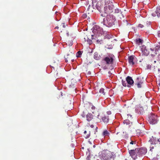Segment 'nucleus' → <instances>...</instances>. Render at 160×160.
I'll list each match as a JSON object with an SVG mask.
<instances>
[{"label":"nucleus","mask_w":160,"mask_h":160,"mask_svg":"<svg viewBox=\"0 0 160 160\" xmlns=\"http://www.w3.org/2000/svg\"><path fill=\"white\" fill-rule=\"evenodd\" d=\"M101 160H114L116 155L113 152L108 150H103L100 155Z\"/></svg>","instance_id":"obj_1"},{"label":"nucleus","mask_w":160,"mask_h":160,"mask_svg":"<svg viewBox=\"0 0 160 160\" xmlns=\"http://www.w3.org/2000/svg\"><path fill=\"white\" fill-rule=\"evenodd\" d=\"M115 18L112 14H107L106 18L103 19V23L104 25L110 27L115 24Z\"/></svg>","instance_id":"obj_2"},{"label":"nucleus","mask_w":160,"mask_h":160,"mask_svg":"<svg viewBox=\"0 0 160 160\" xmlns=\"http://www.w3.org/2000/svg\"><path fill=\"white\" fill-rule=\"evenodd\" d=\"M97 113L96 114V117H97L100 120L102 119L103 122H105L107 123L108 122L109 118L107 114H104L103 113L101 112L100 113L98 112V111H97Z\"/></svg>","instance_id":"obj_3"},{"label":"nucleus","mask_w":160,"mask_h":160,"mask_svg":"<svg viewBox=\"0 0 160 160\" xmlns=\"http://www.w3.org/2000/svg\"><path fill=\"white\" fill-rule=\"evenodd\" d=\"M110 5H106L104 8V12L106 14H111L110 13L112 12L113 10L114 5L112 4V2L110 1H108Z\"/></svg>","instance_id":"obj_4"},{"label":"nucleus","mask_w":160,"mask_h":160,"mask_svg":"<svg viewBox=\"0 0 160 160\" xmlns=\"http://www.w3.org/2000/svg\"><path fill=\"white\" fill-rule=\"evenodd\" d=\"M93 32L94 33L96 37L98 36H101L102 35V34L103 32V29L102 28L99 26L95 25L93 28Z\"/></svg>","instance_id":"obj_5"},{"label":"nucleus","mask_w":160,"mask_h":160,"mask_svg":"<svg viewBox=\"0 0 160 160\" xmlns=\"http://www.w3.org/2000/svg\"><path fill=\"white\" fill-rule=\"evenodd\" d=\"M114 58V56L113 54H109L103 59V60L107 64H112L113 62Z\"/></svg>","instance_id":"obj_6"},{"label":"nucleus","mask_w":160,"mask_h":160,"mask_svg":"<svg viewBox=\"0 0 160 160\" xmlns=\"http://www.w3.org/2000/svg\"><path fill=\"white\" fill-rule=\"evenodd\" d=\"M128 150L130 156L131 157L133 160H135L138 158V153L136 149L134 150L131 149V148H128Z\"/></svg>","instance_id":"obj_7"},{"label":"nucleus","mask_w":160,"mask_h":160,"mask_svg":"<svg viewBox=\"0 0 160 160\" xmlns=\"http://www.w3.org/2000/svg\"><path fill=\"white\" fill-rule=\"evenodd\" d=\"M148 121L150 124H152L157 123L158 121L157 116L153 113H151L148 117Z\"/></svg>","instance_id":"obj_8"},{"label":"nucleus","mask_w":160,"mask_h":160,"mask_svg":"<svg viewBox=\"0 0 160 160\" xmlns=\"http://www.w3.org/2000/svg\"><path fill=\"white\" fill-rule=\"evenodd\" d=\"M138 153V157L139 158H142L143 155L147 152V149L145 148H136Z\"/></svg>","instance_id":"obj_9"},{"label":"nucleus","mask_w":160,"mask_h":160,"mask_svg":"<svg viewBox=\"0 0 160 160\" xmlns=\"http://www.w3.org/2000/svg\"><path fill=\"white\" fill-rule=\"evenodd\" d=\"M144 80L143 78L141 77H138L136 79L135 84L137 85L138 88H141L143 86V82Z\"/></svg>","instance_id":"obj_10"},{"label":"nucleus","mask_w":160,"mask_h":160,"mask_svg":"<svg viewBox=\"0 0 160 160\" xmlns=\"http://www.w3.org/2000/svg\"><path fill=\"white\" fill-rule=\"evenodd\" d=\"M157 54L156 52L155 53H152V52H151V55L152 57L153 58L151 59L152 66L153 64L155 65V63H156L157 62V64H160V63H159V62H158V57Z\"/></svg>","instance_id":"obj_11"},{"label":"nucleus","mask_w":160,"mask_h":160,"mask_svg":"<svg viewBox=\"0 0 160 160\" xmlns=\"http://www.w3.org/2000/svg\"><path fill=\"white\" fill-rule=\"evenodd\" d=\"M148 50L145 46H142L141 48L142 55L147 56L149 53V51Z\"/></svg>","instance_id":"obj_12"},{"label":"nucleus","mask_w":160,"mask_h":160,"mask_svg":"<svg viewBox=\"0 0 160 160\" xmlns=\"http://www.w3.org/2000/svg\"><path fill=\"white\" fill-rule=\"evenodd\" d=\"M94 35H87L85 36L84 39L85 41H87L89 44H91L92 42V40L91 39H93Z\"/></svg>","instance_id":"obj_13"},{"label":"nucleus","mask_w":160,"mask_h":160,"mask_svg":"<svg viewBox=\"0 0 160 160\" xmlns=\"http://www.w3.org/2000/svg\"><path fill=\"white\" fill-rule=\"evenodd\" d=\"M73 56V55L72 54H68L65 57V62H68V61H71L72 62H73L74 60L72 59Z\"/></svg>","instance_id":"obj_14"},{"label":"nucleus","mask_w":160,"mask_h":160,"mask_svg":"<svg viewBox=\"0 0 160 160\" xmlns=\"http://www.w3.org/2000/svg\"><path fill=\"white\" fill-rule=\"evenodd\" d=\"M147 98L145 95L144 94L142 96H141L139 99V101L140 104H143L147 102Z\"/></svg>","instance_id":"obj_15"},{"label":"nucleus","mask_w":160,"mask_h":160,"mask_svg":"<svg viewBox=\"0 0 160 160\" xmlns=\"http://www.w3.org/2000/svg\"><path fill=\"white\" fill-rule=\"evenodd\" d=\"M126 80L128 83V85L127 86L128 87H130L129 85H132L133 84L134 81L132 78L130 77H127L126 78Z\"/></svg>","instance_id":"obj_16"},{"label":"nucleus","mask_w":160,"mask_h":160,"mask_svg":"<svg viewBox=\"0 0 160 160\" xmlns=\"http://www.w3.org/2000/svg\"><path fill=\"white\" fill-rule=\"evenodd\" d=\"M96 7L99 11L101 12L102 11V9L103 7L102 4V3L101 2H98L97 3Z\"/></svg>","instance_id":"obj_17"},{"label":"nucleus","mask_w":160,"mask_h":160,"mask_svg":"<svg viewBox=\"0 0 160 160\" xmlns=\"http://www.w3.org/2000/svg\"><path fill=\"white\" fill-rule=\"evenodd\" d=\"M136 112L138 114H142L144 113V110L142 107H138L136 109Z\"/></svg>","instance_id":"obj_18"},{"label":"nucleus","mask_w":160,"mask_h":160,"mask_svg":"<svg viewBox=\"0 0 160 160\" xmlns=\"http://www.w3.org/2000/svg\"><path fill=\"white\" fill-rule=\"evenodd\" d=\"M158 141V139H157L156 138H154L153 137H152L151 138H150L149 142H150L151 144H155Z\"/></svg>","instance_id":"obj_19"},{"label":"nucleus","mask_w":160,"mask_h":160,"mask_svg":"<svg viewBox=\"0 0 160 160\" xmlns=\"http://www.w3.org/2000/svg\"><path fill=\"white\" fill-rule=\"evenodd\" d=\"M134 56H131L128 57V62L129 63L132 65H133L134 64V62H133Z\"/></svg>","instance_id":"obj_20"},{"label":"nucleus","mask_w":160,"mask_h":160,"mask_svg":"<svg viewBox=\"0 0 160 160\" xmlns=\"http://www.w3.org/2000/svg\"><path fill=\"white\" fill-rule=\"evenodd\" d=\"M96 96H100L102 95H105V92L104 91H98L95 94Z\"/></svg>","instance_id":"obj_21"},{"label":"nucleus","mask_w":160,"mask_h":160,"mask_svg":"<svg viewBox=\"0 0 160 160\" xmlns=\"http://www.w3.org/2000/svg\"><path fill=\"white\" fill-rule=\"evenodd\" d=\"M86 118L87 121H89L92 120L93 118L92 115L90 113H88L87 115Z\"/></svg>","instance_id":"obj_22"},{"label":"nucleus","mask_w":160,"mask_h":160,"mask_svg":"<svg viewBox=\"0 0 160 160\" xmlns=\"http://www.w3.org/2000/svg\"><path fill=\"white\" fill-rule=\"evenodd\" d=\"M91 108L92 110H96V112H95V111H92V113L94 115L96 116V114L97 113V111H98V110H97V108L96 109V107L93 106H92V107H91ZM96 116H97V115H96Z\"/></svg>","instance_id":"obj_23"},{"label":"nucleus","mask_w":160,"mask_h":160,"mask_svg":"<svg viewBox=\"0 0 160 160\" xmlns=\"http://www.w3.org/2000/svg\"><path fill=\"white\" fill-rule=\"evenodd\" d=\"M156 13L158 17H160V6L157 8Z\"/></svg>","instance_id":"obj_24"},{"label":"nucleus","mask_w":160,"mask_h":160,"mask_svg":"<svg viewBox=\"0 0 160 160\" xmlns=\"http://www.w3.org/2000/svg\"><path fill=\"white\" fill-rule=\"evenodd\" d=\"M157 65H155L153 64L152 66H153V70L155 71L157 69H158V71H160V68H159L158 64H157Z\"/></svg>","instance_id":"obj_25"},{"label":"nucleus","mask_w":160,"mask_h":160,"mask_svg":"<svg viewBox=\"0 0 160 160\" xmlns=\"http://www.w3.org/2000/svg\"><path fill=\"white\" fill-rule=\"evenodd\" d=\"M135 40L137 44L138 45H140V44L142 43V40L140 38L136 39Z\"/></svg>","instance_id":"obj_26"},{"label":"nucleus","mask_w":160,"mask_h":160,"mask_svg":"<svg viewBox=\"0 0 160 160\" xmlns=\"http://www.w3.org/2000/svg\"><path fill=\"white\" fill-rule=\"evenodd\" d=\"M109 134V132L106 130L104 131L102 133V135L103 136H107Z\"/></svg>","instance_id":"obj_27"},{"label":"nucleus","mask_w":160,"mask_h":160,"mask_svg":"<svg viewBox=\"0 0 160 160\" xmlns=\"http://www.w3.org/2000/svg\"><path fill=\"white\" fill-rule=\"evenodd\" d=\"M105 38L109 39L112 38L111 36L109 34V32L108 33H107L104 36Z\"/></svg>","instance_id":"obj_28"},{"label":"nucleus","mask_w":160,"mask_h":160,"mask_svg":"<svg viewBox=\"0 0 160 160\" xmlns=\"http://www.w3.org/2000/svg\"><path fill=\"white\" fill-rule=\"evenodd\" d=\"M147 69H152H152L153 70V66H152V65H150V64H148L147 65Z\"/></svg>","instance_id":"obj_29"},{"label":"nucleus","mask_w":160,"mask_h":160,"mask_svg":"<svg viewBox=\"0 0 160 160\" xmlns=\"http://www.w3.org/2000/svg\"><path fill=\"white\" fill-rule=\"evenodd\" d=\"M82 52L81 51H78L77 53L76 56L77 57L79 58L81 57L82 55Z\"/></svg>","instance_id":"obj_30"},{"label":"nucleus","mask_w":160,"mask_h":160,"mask_svg":"<svg viewBox=\"0 0 160 160\" xmlns=\"http://www.w3.org/2000/svg\"><path fill=\"white\" fill-rule=\"evenodd\" d=\"M114 12L115 13H119L120 14H121V11L118 9H115L114 10Z\"/></svg>","instance_id":"obj_31"},{"label":"nucleus","mask_w":160,"mask_h":160,"mask_svg":"<svg viewBox=\"0 0 160 160\" xmlns=\"http://www.w3.org/2000/svg\"><path fill=\"white\" fill-rule=\"evenodd\" d=\"M97 42L98 43H99L101 44L102 42V40L101 39H98V38H97Z\"/></svg>","instance_id":"obj_32"},{"label":"nucleus","mask_w":160,"mask_h":160,"mask_svg":"<svg viewBox=\"0 0 160 160\" xmlns=\"http://www.w3.org/2000/svg\"><path fill=\"white\" fill-rule=\"evenodd\" d=\"M144 27L143 25L141 24H139L138 25V28H142Z\"/></svg>","instance_id":"obj_33"},{"label":"nucleus","mask_w":160,"mask_h":160,"mask_svg":"<svg viewBox=\"0 0 160 160\" xmlns=\"http://www.w3.org/2000/svg\"><path fill=\"white\" fill-rule=\"evenodd\" d=\"M122 84L123 86L124 87H126L127 86V85H126L127 84L125 82V81L124 82L123 80H122Z\"/></svg>","instance_id":"obj_34"},{"label":"nucleus","mask_w":160,"mask_h":160,"mask_svg":"<svg viewBox=\"0 0 160 160\" xmlns=\"http://www.w3.org/2000/svg\"><path fill=\"white\" fill-rule=\"evenodd\" d=\"M130 144L131 145H133V144H134L135 145H136V142H134L133 141H132L130 142Z\"/></svg>","instance_id":"obj_35"},{"label":"nucleus","mask_w":160,"mask_h":160,"mask_svg":"<svg viewBox=\"0 0 160 160\" xmlns=\"http://www.w3.org/2000/svg\"><path fill=\"white\" fill-rule=\"evenodd\" d=\"M68 44L69 45V46H71L72 45V41H68Z\"/></svg>","instance_id":"obj_36"},{"label":"nucleus","mask_w":160,"mask_h":160,"mask_svg":"<svg viewBox=\"0 0 160 160\" xmlns=\"http://www.w3.org/2000/svg\"><path fill=\"white\" fill-rule=\"evenodd\" d=\"M156 11H155V12L152 13V16H153V17H155L156 16H157V14L156 13Z\"/></svg>","instance_id":"obj_37"},{"label":"nucleus","mask_w":160,"mask_h":160,"mask_svg":"<svg viewBox=\"0 0 160 160\" xmlns=\"http://www.w3.org/2000/svg\"><path fill=\"white\" fill-rule=\"evenodd\" d=\"M127 116H128V118H132V115L131 114H127Z\"/></svg>","instance_id":"obj_38"},{"label":"nucleus","mask_w":160,"mask_h":160,"mask_svg":"<svg viewBox=\"0 0 160 160\" xmlns=\"http://www.w3.org/2000/svg\"><path fill=\"white\" fill-rule=\"evenodd\" d=\"M159 45L156 47V49H157L158 48H160V42H159Z\"/></svg>","instance_id":"obj_39"},{"label":"nucleus","mask_w":160,"mask_h":160,"mask_svg":"<svg viewBox=\"0 0 160 160\" xmlns=\"http://www.w3.org/2000/svg\"><path fill=\"white\" fill-rule=\"evenodd\" d=\"M158 90H159V89H160V82H158Z\"/></svg>","instance_id":"obj_40"},{"label":"nucleus","mask_w":160,"mask_h":160,"mask_svg":"<svg viewBox=\"0 0 160 160\" xmlns=\"http://www.w3.org/2000/svg\"><path fill=\"white\" fill-rule=\"evenodd\" d=\"M90 136V134H88V135H86V136H85V137L86 138H88Z\"/></svg>","instance_id":"obj_41"},{"label":"nucleus","mask_w":160,"mask_h":160,"mask_svg":"<svg viewBox=\"0 0 160 160\" xmlns=\"http://www.w3.org/2000/svg\"><path fill=\"white\" fill-rule=\"evenodd\" d=\"M158 37H160V31H159L158 32Z\"/></svg>","instance_id":"obj_42"},{"label":"nucleus","mask_w":160,"mask_h":160,"mask_svg":"<svg viewBox=\"0 0 160 160\" xmlns=\"http://www.w3.org/2000/svg\"><path fill=\"white\" fill-rule=\"evenodd\" d=\"M154 148L153 147H152L150 149V151L152 152V149Z\"/></svg>","instance_id":"obj_43"},{"label":"nucleus","mask_w":160,"mask_h":160,"mask_svg":"<svg viewBox=\"0 0 160 160\" xmlns=\"http://www.w3.org/2000/svg\"><path fill=\"white\" fill-rule=\"evenodd\" d=\"M64 28H65L66 27V25L64 24H63V25L62 26Z\"/></svg>","instance_id":"obj_44"},{"label":"nucleus","mask_w":160,"mask_h":160,"mask_svg":"<svg viewBox=\"0 0 160 160\" xmlns=\"http://www.w3.org/2000/svg\"><path fill=\"white\" fill-rule=\"evenodd\" d=\"M58 28H59V27L58 26L56 27L55 28V29H58Z\"/></svg>","instance_id":"obj_45"},{"label":"nucleus","mask_w":160,"mask_h":160,"mask_svg":"<svg viewBox=\"0 0 160 160\" xmlns=\"http://www.w3.org/2000/svg\"><path fill=\"white\" fill-rule=\"evenodd\" d=\"M92 8H94V6L93 3V2H92Z\"/></svg>","instance_id":"obj_46"},{"label":"nucleus","mask_w":160,"mask_h":160,"mask_svg":"<svg viewBox=\"0 0 160 160\" xmlns=\"http://www.w3.org/2000/svg\"><path fill=\"white\" fill-rule=\"evenodd\" d=\"M150 49L152 52H153L154 51V50L153 49H152L151 48H150Z\"/></svg>","instance_id":"obj_47"},{"label":"nucleus","mask_w":160,"mask_h":160,"mask_svg":"<svg viewBox=\"0 0 160 160\" xmlns=\"http://www.w3.org/2000/svg\"><path fill=\"white\" fill-rule=\"evenodd\" d=\"M104 90V88H101L99 90Z\"/></svg>","instance_id":"obj_48"},{"label":"nucleus","mask_w":160,"mask_h":160,"mask_svg":"<svg viewBox=\"0 0 160 160\" xmlns=\"http://www.w3.org/2000/svg\"><path fill=\"white\" fill-rule=\"evenodd\" d=\"M87 133V131H85L84 132V134H86Z\"/></svg>","instance_id":"obj_49"},{"label":"nucleus","mask_w":160,"mask_h":160,"mask_svg":"<svg viewBox=\"0 0 160 160\" xmlns=\"http://www.w3.org/2000/svg\"><path fill=\"white\" fill-rule=\"evenodd\" d=\"M91 127H92V128H93V125H91Z\"/></svg>","instance_id":"obj_50"},{"label":"nucleus","mask_w":160,"mask_h":160,"mask_svg":"<svg viewBox=\"0 0 160 160\" xmlns=\"http://www.w3.org/2000/svg\"><path fill=\"white\" fill-rule=\"evenodd\" d=\"M90 6H89V7L88 8V9H90Z\"/></svg>","instance_id":"obj_51"},{"label":"nucleus","mask_w":160,"mask_h":160,"mask_svg":"<svg viewBox=\"0 0 160 160\" xmlns=\"http://www.w3.org/2000/svg\"><path fill=\"white\" fill-rule=\"evenodd\" d=\"M73 90H76V88H74L73 89Z\"/></svg>","instance_id":"obj_52"},{"label":"nucleus","mask_w":160,"mask_h":160,"mask_svg":"<svg viewBox=\"0 0 160 160\" xmlns=\"http://www.w3.org/2000/svg\"><path fill=\"white\" fill-rule=\"evenodd\" d=\"M85 15H84L83 16V17L84 18L85 17Z\"/></svg>","instance_id":"obj_53"},{"label":"nucleus","mask_w":160,"mask_h":160,"mask_svg":"<svg viewBox=\"0 0 160 160\" xmlns=\"http://www.w3.org/2000/svg\"><path fill=\"white\" fill-rule=\"evenodd\" d=\"M130 147V145H129V146H128V148Z\"/></svg>","instance_id":"obj_54"},{"label":"nucleus","mask_w":160,"mask_h":160,"mask_svg":"<svg viewBox=\"0 0 160 160\" xmlns=\"http://www.w3.org/2000/svg\"><path fill=\"white\" fill-rule=\"evenodd\" d=\"M158 18H159V20H160V18L158 17Z\"/></svg>","instance_id":"obj_55"},{"label":"nucleus","mask_w":160,"mask_h":160,"mask_svg":"<svg viewBox=\"0 0 160 160\" xmlns=\"http://www.w3.org/2000/svg\"><path fill=\"white\" fill-rule=\"evenodd\" d=\"M125 121H124V123H125Z\"/></svg>","instance_id":"obj_56"},{"label":"nucleus","mask_w":160,"mask_h":160,"mask_svg":"<svg viewBox=\"0 0 160 160\" xmlns=\"http://www.w3.org/2000/svg\"><path fill=\"white\" fill-rule=\"evenodd\" d=\"M92 93L93 94H95V93H94V92H92Z\"/></svg>","instance_id":"obj_57"},{"label":"nucleus","mask_w":160,"mask_h":160,"mask_svg":"<svg viewBox=\"0 0 160 160\" xmlns=\"http://www.w3.org/2000/svg\"><path fill=\"white\" fill-rule=\"evenodd\" d=\"M94 58L96 59H97V58H95L94 57Z\"/></svg>","instance_id":"obj_58"},{"label":"nucleus","mask_w":160,"mask_h":160,"mask_svg":"<svg viewBox=\"0 0 160 160\" xmlns=\"http://www.w3.org/2000/svg\"><path fill=\"white\" fill-rule=\"evenodd\" d=\"M125 160H128L127 159H125Z\"/></svg>","instance_id":"obj_59"}]
</instances>
